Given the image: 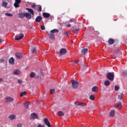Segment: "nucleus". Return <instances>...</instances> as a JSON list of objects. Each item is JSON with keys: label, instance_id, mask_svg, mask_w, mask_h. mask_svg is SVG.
<instances>
[{"label": "nucleus", "instance_id": "nucleus-28", "mask_svg": "<svg viewBox=\"0 0 127 127\" xmlns=\"http://www.w3.org/2000/svg\"><path fill=\"white\" fill-rule=\"evenodd\" d=\"M26 95V91H23L20 93V97H23V96H25Z\"/></svg>", "mask_w": 127, "mask_h": 127}, {"label": "nucleus", "instance_id": "nucleus-51", "mask_svg": "<svg viewBox=\"0 0 127 127\" xmlns=\"http://www.w3.org/2000/svg\"><path fill=\"white\" fill-rule=\"evenodd\" d=\"M67 25V26H68V27H70V26H71V24H67L66 25Z\"/></svg>", "mask_w": 127, "mask_h": 127}, {"label": "nucleus", "instance_id": "nucleus-56", "mask_svg": "<svg viewBox=\"0 0 127 127\" xmlns=\"http://www.w3.org/2000/svg\"><path fill=\"white\" fill-rule=\"evenodd\" d=\"M70 22H72V20H70Z\"/></svg>", "mask_w": 127, "mask_h": 127}, {"label": "nucleus", "instance_id": "nucleus-38", "mask_svg": "<svg viewBox=\"0 0 127 127\" xmlns=\"http://www.w3.org/2000/svg\"><path fill=\"white\" fill-rule=\"evenodd\" d=\"M119 89H120V87L119 86H115V90L116 91H119Z\"/></svg>", "mask_w": 127, "mask_h": 127}, {"label": "nucleus", "instance_id": "nucleus-6", "mask_svg": "<svg viewBox=\"0 0 127 127\" xmlns=\"http://www.w3.org/2000/svg\"><path fill=\"white\" fill-rule=\"evenodd\" d=\"M67 53V50L65 49H62L60 52V56L65 55Z\"/></svg>", "mask_w": 127, "mask_h": 127}, {"label": "nucleus", "instance_id": "nucleus-24", "mask_svg": "<svg viewBox=\"0 0 127 127\" xmlns=\"http://www.w3.org/2000/svg\"><path fill=\"white\" fill-rule=\"evenodd\" d=\"M59 32V30L58 29H53L51 31V33H57Z\"/></svg>", "mask_w": 127, "mask_h": 127}, {"label": "nucleus", "instance_id": "nucleus-53", "mask_svg": "<svg viewBox=\"0 0 127 127\" xmlns=\"http://www.w3.org/2000/svg\"><path fill=\"white\" fill-rule=\"evenodd\" d=\"M84 67H87V65L86 64H84Z\"/></svg>", "mask_w": 127, "mask_h": 127}, {"label": "nucleus", "instance_id": "nucleus-13", "mask_svg": "<svg viewBox=\"0 0 127 127\" xmlns=\"http://www.w3.org/2000/svg\"><path fill=\"white\" fill-rule=\"evenodd\" d=\"M29 105H30V102L29 101L26 102L24 103V107L27 110L29 108Z\"/></svg>", "mask_w": 127, "mask_h": 127}, {"label": "nucleus", "instance_id": "nucleus-36", "mask_svg": "<svg viewBox=\"0 0 127 127\" xmlns=\"http://www.w3.org/2000/svg\"><path fill=\"white\" fill-rule=\"evenodd\" d=\"M121 108H122V104H121V103H119L117 106V109H121Z\"/></svg>", "mask_w": 127, "mask_h": 127}, {"label": "nucleus", "instance_id": "nucleus-41", "mask_svg": "<svg viewBox=\"0 0 127 127\" xmlns=\"http://www.w3.org/2000/svg\"><path fill=\"white\" fill-rule=\"evenodd\" d=\"M18 83L20 84L21 85V84H22V80H20V79H18Z\"/></svg>", "mask_w": 127, "mask_h": 127}, {"label": "nucleus", "instance_id": "nucleus-42", "mask_svg": "<svg viewBox=\"0 0 127 127\" xmlns=\"http://www.w3.org/2000/svg\"><path fill=\"white\" fill-rule=\"evenodd\" d=\"M74 104L76 105V106H79V105L80 104V102L76 101L74 102Z\"/></svg>", "mask_w": 127, "mask_h": 127}, {"label": "nucleus", "instance_id": "nucleus-49", "mask_svg": "<svg viewBox=\"0 0 127 127\" xmlns=\"http://www.w3.org/2000/svg\"><path fill=\"white\" fill-rule=\"evenodd\" d=\"M31 7H32V8H34V7H35V4L32 5Z\"/></svg>", "mask_w": 127, "mask_h": 127}, {"label": "nucleus", "instance_id": "nucleus-12", "mask_svg": "<svg viewBox=\"0 0 127 127\" xmlns=\"http://www.w3.org/2000/svg\"><path fill=\"white\" fill-rule=\"evenodd\" d=\"M42 20V17L41 16H38L35 19L36 22H40Z\"/></svg>", "mask_w": 127, "mask_h": 127}, {"label": "nucleus", "instance_id": "nucleus-10", "mask_svg": "<svg viewBox=\"0 0 127 127\" xmlns=\"http://www.w3.org/2000/svg\"><path fill=\"white\" fill-rule=\"evenodd\" d=\"M108 43L109 45H113L115 43V40L114 39L109 38L108 41Z\"/></svg>", "mask_w": 127, "mask_h": 127}, {"label": "nucleus", "instance_id": "nucleus-18", "mask_svg": "<svg viewBox=\"0 0 127 127\" xmlns=\"http://www.w3.org/2000/svg\"><path fill=\"white\" fill-rule=\"evenodd\" d=\"M13 74H14V75H20V70H19V69H15L13 71Z\"/></svg>", "mask_w": 127, "mask_h": 127}, {"label": "nucleus", "instance_id": "nucleus-33", "mask_svg": "<svg viewBox=\"0 0 127 127\" xmlns=\"http://www.w3.org/2000/svg\"><path fill=\"white\" fill-rule=\"evenodd\" d=\"M72 32H73V33H78V32H79V29H74L72 30Z\"/></svg>", "mask_w": 127, "mask_h": 127}, {"label": "nucleus", "instance_id": "nucleus-23", "mask_svg": "<svg viewBox=\"0 0 127 127\" xmlns=\"http://www.w3.org/2000/svg\"><path fill=\"white\" fill-rule=\"evenodd\" d=\"M105 86H110L111 85V82L109 80H105L104 82Z\"/></svg>", "mask_w": 127, "mask_h": 127}, {"label": "nucleus", "instance_id": "nucleus-15", "mask_svg": "<svg viewBox=\"0 0 127 127\" xmlns=\"http://www.w3.org/2000/svg\"><path fill=\"white\" fill-rule=\"evenodd\" d=\"M87 52H88V49H87V48L82 49L81 50L82 55H85V54H86V53H87Z\"/></svg>", "mask_w": 127, "mask_h": 127}, {"label": "nucleus", "instance_id": "nucleus-43", "mask_svg": "<svg viewBox=\"0 0 127 127\" xmlns=\"http://www.w3.org/2000/svg\"><path fill=\"white\" fill-rule=\"evenodd\" d=\"M64 34H65V35H67V36H68V37H69V36H70V35L69 34H68V32H64Z\"/></svg>", "mask_w": 127, "mask_h": 127}, {"label": "nucleus", "instance_id": "nucleus-7", "mask_svg": "<svg viewBox=\"0 0 127 127\" xmlns=\"http://www.w3.org/2000/svg\"><path fill=\"white\" fill-rule=\"evenodd\" d=\"M24 37V35L23 34H20L19 36H17L15 37V40H21V39H22V38H23Z\"/></svg>", "mask_w": 127, "mask_h": 127}, {"label": "nucleus", "instance_id": "nucleus-20", "mask_svg": "<svg viewBox=\"0 0 127 127\" xmlns=\"http://www.w3.org/2000/svg\"><path fill=\"white\" fill-rule=\"evenodd\" d=\"M43 15L46 18H48V17L50 16V14H49V13L44 12V13H43Z\"/></svg>", "mask_w": 127, "mask_h": 127}, {"label": "nucleus", "instance_id": "nucleus-17", "mask_svg": "<svg viewBox=\"0 0 127 127\" xmlns=\"http://www.w3.org/2000/svg\"><path fill=\"white\" fill-rule=\"evenodd\" d=\"M48 37L50 38V39H52V40L55 39V37H54V34H53V33L49 34Z\"/></svg>", "mask_w": 127, "mask_h": 127}, {"label": "nucleus", "instance_id": "nucleus-47", "mask_svg": "<svg viewBox=\"0 0 127 127\" xmlns=\"http://www.w3.org/2000/svg\"><path fill=\"white\" fill-rule=\"evenodd\" d=\"M78 62L79 61L78 60L75 61L73 64H78Z\"/></svg>", "mask_w": 127, "mask_h": 127}, {"label": "nucleus", "instance_id": "nucleus-46", "mask_svg": "<svg viewBox=\"0 0 127 127\" xmlns=\"http://www.w3.org/2000/svg\"><path fill=\"white\" fill-rule=\"evenodd\" d=\"M120 51H121V49L119 48V49L116 50L115 51V52H116V53H118V52H120Z\"/></svg>", "mask_w": 127, "mask_h": 127}, {"label": "nucleus", "instance_id": "nucleus-8", "mask_svg": "<svg viewBox=\"0 0 127 127\" xmlns=\"http://www.w3.org/2000/svg\"><path fill=\"white\" fill-rule=\"evenodd\" d=\"M31 120H35L36 119L38 118V116H37V114L36 113H32L30 116Z\"/></svg>", "mask_w": 127, "mask_h": 127}, {"label": "nucleus", "instance_id": "nucleus-40", "mask_svg": "<svg viewBox=\"0 0 127 127\" xmlns=\"http://www.w3.org/2000/svg\"><path fill=\"white\" fill-rule=\"evenodd\" d=\"M41 29L42 30H45V26L44 25L41 26Z\"/></svg>", "mask_w": 127, "mask_h": 127}, {"label": "nucleus", "instance_id": "nucleus-54", "mask_svg": "<svg viewBox=\"0 0 127 127\" xmlns=\"http://www.w3.org/2000/svg\"><path fill=\"white\" fill-rule=\"evenodd\" d=\"M2 41V40L1 39H0V42H1Z\"/></svg>", "mask_w": 127, "mask_h": 127}, {"label": "nucleus", "instance_id": "nucleus-29", "mask_svg": "<svg viewBox=\"0 0 127 127\" xmlns=\"http://www.w3.org/2000/svg\"><path fill=\"white\" fill-rule=\"evenodd\" d=\"M124 94L122 93V94H120L118 95V98L119 99V100H122V99H123V98H124Z\"/></svg>", "mask_w": 127, "mask_h": 127}, {"label": "nucleus", "instance_id": "nucleus-26", "mask_svg": "<svg viewBox=\"0 0 127 127\" xmlns=\"http://www.w3.org/2000/svg\"><path fill=\"white\" fill-rule=\"evenodd\" d=\"M58 115L59 117H63V116H64V113H63L62 111H59L58 113Z\"/></svg>", "mask_w": 127, "mask_h": 127}, {"label": "nucleus", "instance_id": "nucleus-48", "mask_svg": "<svg viewBox=\"0 0 127 127\" xmlns=\"http://www.w3.org/2000/svg\"><path fill=\"white\" fill-rule=\"evenodd\" d=\"M37 127H45V126L44 125L41 126V124H39V126H37Z\"/></svg>", "mask_w": 127, "mask_h": 127}, {"label": "nucleus", "instance_id": "nucleus-34", "mask_svg": "<svg viewBox=\"0 0 127 127\" xmlns=\"http://www.w3.org/2000/svg\"><path fill=\"white\" fill-rule=\"evenodd\" d=\"M79 106H81V107H85V106H87V105L83 102H79Z\"/></svg>", "mask_w": 127, "mask_h": 127}, {"label": "nucleus", "instance_id": "nucleus-19", "mask_svg": "<svg viewBox=\"0 0 127 127\" xmlns=\"http://www.w3.org/2000/svg\"><path fill=\"white\" fill-rule=\"evenodd\" d=\"M25 16V13L20 12L19 13V17L20 18H23Z\"/></svg>", "mask_w": 127, "mask_h": 127}, {"label": "nucleus", "instance_id": "nucleus-4", "mask_svg": "<svg viewBox=\"0 0 127 127\" xmlns=\"http://www.w3.org/2000/svg\"><path fill=\"white\" fill-rule=\"evenodd\" d=\"M44 123L46 126H47L48 127H51V124H50V122H49V120L47 118H45L44 119Z\"/></svg>", "mask_w": 127, "mask_h": 127}, {"label": "nucleus", "instance_id": "nucleus-22", "mask_svg": "<svg viewBox=\"0 0 127 127\" xmlns=\"http://www.w3.org/2000/svg\"><path fill=\"white\" fill-rule=\"evenodd\" d=\"M92 91L94 92L95 93H98V87L94 86L92 88Z\"/></svg>", "mask_w": 127, "mask_h": 127}, {"label": "nucleus", "instance_id": "nucleus-37", "mask_svg": "<svg viewBox=\"0 0 127 127\" xmlns=\"http://www.w3.org/2000/svg\"><path fill=\"white\" fill-rule=\"evenodd\" d=\"M7 5V2H2V6H4L5 7H6V6Z\"/></svg>", "mask_w": 127, "mask_h": 127}, {"label": "nucleus", "instance_id": "nucleus-21", "mask_svg": "<svg viewBox=\"0 0 127 127\" xmlns=\"http://www.w3.org/2000/svg\"><path fill=\"white\" fill-rule=\"evenodd\" d=\"M115 114H116V112L115 111V110H112L110 112L109 116H110V117H111V118H113V117H114V116H115Z\"/></svg>", "mask_w": 127, "mask_h": 127}, {"label": "nucleus", "instance_id": "nucleus-35", "mask_svg": "<svg viewBox=\"0 0 127 127\" xmlns=\"http://www.w3.org/2000/svg\"><path fill=\"white\" fill-rule=\"evenodd\" d=\"M89 98L91 101H94V100H95V96H94L93 95H91Z\"/></svg>", "mask_w": 127, "mask_h": 127}, {"label": "nucleus", "instance_id": "nucleus-11", "mask_svg": "<svg viewBox=\"0 0 127 127\" xmlns=\"http://www.w3.org/2000/svg\"><path fill=\"white\" fill-rule=\"evenodd\" d=\"M25 16L28 19H31L32 18V15L29 12H26Z\"/></svg>", "mask_w": 127, "mask_h": 127}, {"label": "nucleus", "instance_id": "nucleus-39", "mask_svg": "<svg viewBox=\"0 0 127 127\" xmlns=\"http://www.w3.org/2000/svg\"><path fill=\"white\" fill-rule=\"evenodd\" d=\"M55 93V89H51L50 90V94H54Z\"/></svg>", "mask_w": 127, "mask_h": 127}, {"label": "nucleus", "instance_id": "nucleus-52", "mask_svg": "<svg viewBox=\"0 0 127 127\" xmlns=\"http://www.w3.org/2000/svg\"><path fill=\"white\" fill-rule=\"evenodd\" d=\"M126 73H127V71H124L123 75H127V74H126Z\"/></svg>", "mask_w": 127, "mask_h": 127}, {"label": "nucleus", "instance_id": "nucleus-32", "mask_svg": "<svg viewBox=\"0 0 127 127\" xmlns=\"http://www.w3.org/2000/svg\"><path fill=\"white\" fill-rule=\"evenodd\" d=\"M5 15H6V16L11 17L13 16V15L12 14H10L9 13H5Z\"/></svg>", "mask_w": 127, "mask_h": 127}, {"label": "nucleus", "instance_id": "nucleus-31", "mask_svg": "<svg viewBox=\"0 0 127 127\" xmlns=\"http://www.w3.org/2000/svg\"><path fill=\"white\" fill-rule=\"evenodd\" d=\"M37 10L38 11H41V10H42V7L41 6V5H38L37 7Z\"/></svg>", "mask_w": 127, "mask_h": 127}, {"label": "nucleus", "instance_id": "nucleus-55", "mask_svg": "<svg viewBox=\"0 0 127 127\" xmlns=\"http://www.w3.org/2000/svg\"><path fill=\"white\" fill-rule=\"evenodd\" d=\"M115 57V55H112V57Z\"/></svg>", "mask_w": 127, "mask_h": 127}, {"label": "nucleus", "instance_id": "nucleus-16", "mask_svg": "<svg viewBox=\"0 0 127 127\" xmlns=\"http://www.w3.org/2000/svg\"><path fill=\"white\" fill-rule=\"evenodd\" d=\"M9 63L12 65L14 64V59L13 58H10L9 60Z\"/></svg>", "mask_w": 127, "mask_h": 127}, {"label": "nucleus", "instance_id": "nucleus-50", "mask_svg": "<svg viewBox=\"0 0 127 127\" xmlns=\"http://www.w3.org/2000/svg\"><path fill=\"white\" fill-rule=\"evenodd\" d=\"M0 82H3V79L0 78Z\"/></svg>", "mask_w": 127, "mask_h": 127}, {"label": "nucleus", "instance_id": "nucleus-25", "mask_svg": "<svg viewBox=\"0 0 127 127\" xmlns=\"http://www.w3.org/2000/svg\"><path fill=\"white\" fill-rule=\"evenodd\" d=\"M31 52L33 54H36V49H35V48H32L31 50Z\"/></svg>", "mask_w": 127, "mask_h": 127}, {"label": "nucleus", "instance_id": "nucleus-3", "mask_svg": "<svg viewBox=\"0 0 127 127\" xmlns=\"http://www.w3.org/2000/svg\"><path fill=\"white\" fill-rule=\"evenodd\" d=\"M13 98L11 97H6L5 98V102L6 104H8L9 103H11V102H13Z\"/></svg>", "mask_w": 127, "mask_h": 127}, {"label": "nucleus", "instance_id": "nucleus-44", "mask_svg": "<svg viewBox=\"0 0 127 127\" xmlns=\"http://www.w3.org/2000/svg\"><path fill=\"white\" fill-rule=\"evenodd\" d=\"M17 127H22V124L21 123H19L17 125Z\"/></svg>", "mask_w": 127, "mask_h": 127}, {"label": "nucleus", "instance_id": "nucleus-30", "mask_svg": "<svg viewBox=\"0 0 127 127\" xmlns=\"http://www.w3.org/2000/svg\"><path fill=\"white\" fill-rule=\"evenodd\" d=\"M9 120H14L15 119V115H11L9 117Z\"/></svg>", "mask_w": 127, "mask_h": 127}, {"label": "nucleus", "instance_id": "nucleus-9", "mask_svg": "<svg viewBox=\"0 0 127 127\" xmlns=\"http://www.w3.org/2000/svg\"><path fill=\"white\" fill-rule=\"evenodd\" d=\"M15 56L17 59H21L23 56L22 53L18 52L16 53Z\"/></svg>", "mask_w": 127, "mask_h": 127}, {"label": "nucleus", "instance_id": "nucleus-45", "mask_svg": "<svg viewBox=\"0 0 127 127\" xmlns=\"http://www.w3.org/2000/svg\"><path fill=\"white\" fill-rule=\"evenodd\" d=\"M4 62V60L3 59H0V63H3Z\"/></svg>", "mask_w": 127, "mask_h": 127}, {"label": "nucleus", "instance_id": "nucleus-2", "mask_svg": "<svg viewBox=\"0 0 127 127\" xmlns=\"http://www.w3.org/2000/svg\"><path fill=\"white\" fill-rule=\"evenodd\" d=\"M71 84L73 89H78V87H79V82L74 80H72Z\"/></svg>", "mask_w": 127, "mask_h": 127}, {"label": "nucleus", "instance_id": "nucleus-14", "mask_svg": "<svg viewBox=\"0 0 127 127\" xmlns=\"http://www.w3.org/2000/svg\"><path fill=\"white\" fill-rule=\"evenodd\" d=\"M26 9L28 10V11H29V12H30V14H32V15H33V14H34V11L33 10V9L29 8H26Z\"/></svg>", "mask_w": 127, "mask_h": 127}, {"label": "nucleus", "instance_id": "nucleus-5", "mask_svg": "<svg viewBox=\"0 0 127 127\" xmlns=\"http://www.w3.org/2000/svg\"><path fill=\"white\" fill-rule=\"evenodd\" d=\"M21 2V0H15V3H14V6L16 8L19 7V3Z\"/></svg>", "mask_w": 127, "mask_h": 127}, {"label": "nucleus", "instance_id": "nucleus-1", "mask_svg": "<svg viewBox=\"0 0 127 127\" xmlns=\"http://www.w3.org/2000/svg\"><path fill=\"white\" fill-rule=\"evenodd\" d=\"M107 78L110 81H114L115 79V75L111 72H108L107 74Z\"/></svg>", "mask_w": 127, "mask_h": 127}, {"label": "nucleus", "instance_id": "nucleus-27", "mask_svg": "<svg viewBox=\"0 0 127 127\" xmlns=\"http://www.w3.org/2000/svg\"><path fill=\"white\" fill-rule=\"evenodd\" d=\"M30 76V78H34V77H35V73H34V72H31Z\"/></svg>", "mask_w": 127, "mask_h": 127}]
</instances>
